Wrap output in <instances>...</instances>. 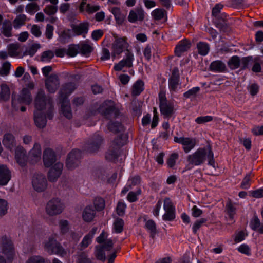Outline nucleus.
<instances>
[{"mask_svg":"<svg viewBox=\"0 0 263 263\" xmlns=\"http://www.w3.org/2000/svg\"><path fill=\"white\" fill-rule=\"evenodd\" d=\"M0 249L8 260L12 261L16 255L14 245L9 236L3 235L0 238Z\"/></svg>","mask_w":263,"mask_h":263,"instance_id":"obj_4","label":"nucleus"},{"mask_svg":"<svg viewBox=\"0 0 263 263\" xmlns=\"http://www.w3.org/2000/svg\"><path fill=\"white\" fill-rule=\"evenodd\" d=\"M26 16L25 14H20L16 16L13 21V26L15 28H18L25 24Z\"/></svg>","mask_w":263,"mask_h":263,"instance_id":"obj_53","label":"nucleus"},{"mask_svg":"<svg viewBox=\"0 0 263 263\" xmlns=\"http://www.w3.org/2000/svg\"><path fill=\"white\" fill-rule=\"evenodd\" d=\"M181 88L180 74L178 68L174 67L168 79V88L172 95L177 92Z\"/></svg>","mask_w":263,"mask_h":263,"instance_id":"obj_10","label":"nucleus"},{"mask_svg":"<svg viewBox=\"0 0 263 263\" xmlns=\"http://www.w3.org/2000/svg\"><path fill=\"white\" fill-rule=\"evenodd\" d=\"M82 158L81 151L74 149L69 153L66 162V166L69 170H73L79 165Z\"/></svg>","mask_w":263,"mask_h":263,"instance_id":"obj_11","label":"nucleus"},{"mask_svg":"<svg viewBox=\"0 0 263 263\" xmlns=\"http://www.w3.org/2000/svg\"><path fill=\"white\" fill-rule=\"evenodd\" d=\"M11 177V172L7 166L0 164V185H6L10 180Z\"/></svg>","mask_w":263,"mask_h":263,"instance_id":"obj_29","label":"nucleus"},{"mask_svg":"<svg viewBox=\"0 0 263 263\" xmlns=\"http://www.w3.org/2000/svg\"><path fill=\"white\" fill-rule=\"evenodd\" d=\"M125 135L121 134L111 141L109 147L105 154L106 160L112 161L119 157V152L121 147L123 146L126 141Z\"/></svg>","mask_w":263,"mask_h":263,"instance_id":"obj_3","label":"nucleus"},{"mask_svg":"<svg viewBox=\"0 0 263 263\" xmlns=\"http://www.w3.org/2000/svg\"><path fill=\"white\" fill-rule=\"evenodd\" d=\"M61 103V111L63 115L67 119H71L72 117L69 102L68 100H60Z\"/></svg>","mask_w":263,"mask_h":263,"instance_id":"obj_32","label":"nucleus"},{"mask_svg":"<svg viewBox=\"0 0 263 263\" xmlns=\"http://www.w3.org/2000/svg\"><path fill=\"white\" fill-rule=\"evenodd\" d=\"M103 142L102 136L98 133H95L89 139L87 144L86 149L89 153L97 152Z\"/></svg>","mask_w":263,"mask_h":263,"instance_id":"obj_18","label":"nucleus"},{"mask_svg":"<svg viewBox=\"0 0 263 263\" xmlns=\"http://www.w3.org/2000/svg\"><path fill=\"white\" fill-rule=\"evenodd\" d=\"M19 49L20 44L18 43H13L8 45L7 49L9 55L11 57L23 58V55H21Z\"/></svg>","mask_w":263,"mask_h":263,"instance_id":"obj_34","label":"nucleus"},{"mask_svg":"<svg viewBox=\"0 0 263 263\" xmlns=\"http://www.w3.org/2000/svg\"><path fill=\"white\" fill-rule=\"evenodd\" d=\"M253 57L252 56H248L243 57L240 59V66L239 67L241 70H243L249 68L250 64L253 62Z\"/></svg>","mask_w":263,"mask_h":263,"instance_id":"obj_48","label":"nucleus"},{"mask_svg":"<svg viewBox=\"0 0 263 263\" xmlns=\"http://www.w3.org/2000/svg\"><path fill=\"white\" fill-rule=\"evenodd\" d=\"M226 212L231 219H233L236 214V208L235 203H232L230 199H228L226 205Z\"/></svg>","mask_w":263,"mask_h":263,"instance_id":"obj_39","label":"nucleus"},{"mask_svg":"<svg viewBox=\"0 0 263 263\" xmlns=\"http://www.w3.org/2000/svg\"><path fill=\"white\" fill-rule=\"evenodd\" d=\"M45 87L50 93H54L60 85V80L57 74H51L45 80Z\"/></svg>","mask_w":263,"mask_h":263,"instance_id":"obj_19","label":"nucleus"},{"mask_svg":"<svg viewBox=\"0 0 263 263\" xmlns=\"http://www.w3.org/2000/svg\"><path fill=\"white\" fill-rule=\"evenodd\" d=\"M12 24L9 21L5 20L3 23L2 32L6 37H10L12 35Z\"/></svg>","mask_w":263,"mask_h":263,"instance_id":"obj_41","label":"nucleus"},{"mask_svg":"<svg viewBox=\"0 0 263 263\" xmlns=\"http://www.w3.org/2000/svg\"><path fill=\"white\" fill-rule=\"evenodd\" d=\"M210 70L216 72H224L226 71V64L220 60L213 61L210 65Z\"/></svg>","mask_w":263,"mask_h":263,"instance_id":"obj_31","label":"nucleus"},{"mask_svg":"<svg viewBox=\"0 0 263 263\" xmlns=\"http://www.w3.org/2000/svg\"><path fill=\"white\" fill-rule=\"evenodd\" d=\"M145 228L149 232L151 237L154 238L158 233L155 222L152 219L146 221Z\"/></svg>","mask_w":263,"mask_h":263,"instance_id":"obj_35","label":"nucleus"},{"mask_svg":"<svg viewBox=\"0 0 263 263\" xmlns=\"http://www.w3.org/2000/svg\"><path fill=\"white\" fill-rule=\"evenodd\" d=\"M126 208V205L125 203L119 201L118 203L117 208H116V212L117 214L120 216H123L125 214V211Z\"/></svg>","mask_w":263,"mask_h":263,"instance_id":"obj_64","label":"nucleus"},{"mask_svg":"<svg viewBox=\"0 0 263 263\" xmlns=\"http://www.w3.org/2000/svg\"><path fill=\"white\" fill-rule=\"evenodd\" d=\"M32 184L33 187L35 191L38 192H41L46 189L47 181L44 175L37 173L33 176Z\"/></svg>","mask_w":263,"mask_h":263,"instance_id":"obj_15","label":"nucleus"},{"mask_svg":"<svg viewBox=\"0 0 263 263\" xmlns=\"http://www.w3.org/2000/svg\"><path fill=\"white\" fill-rule=\"evenodd\" d=\"M39 9V6L35 3H29L26 6V11L30 14H34Z\"/></svg>","mask_w":263,"mask_h":263,"instance_id":"obj_58","label":"nucleus"},{"mask_svg":"<svg viewBox=\"0 0 263 263\" xmlns=\"http://www.w3.org/2000/svg\"><path fill=\"white\" fill-rule=\"evenodd\" d=\"M35 110L46 111L47 118L51 120L53 117L54 107L53 100L46 96L44 91L41 89L37 91L34 100Z\"/></svg>","mask_w":263,"mask_h":263,"instance_id":"obj_2","label":"nucleus"},{"mask_svg":"<svg viewBox=\"0 0 263 263\" xmlns=\"http://www.w3.org/2000/svg\"><path fill=\"white\" fill-rule=\"evenodd\" d=\"M124 222L121 218H117L114 222V231L117 233H120L123 231Z\"/></svg>","mask_w":263,"mask_h":263,"instance_id":"obj_47","label":"nucleus"},{"mask_svg":"<svg viewBox=\"0 0 263 263\" xmlns=\"http://www.w3.org/2000/svg\"><path fill=\"white\" fill-rule=\"evenodd\" d=\"M44 248L50 254H55L64 257L67 254L63 247L53 237H49L45 242Z\"/></svg>","mask_w":263,"mask_h":263,"instance_id":"obj_8","label":"nucleus"},{"mask_svg":"<svg viewBox=\"0 0 263 263\" xmlns=\"http://www.w3.org/2000/svg\"><path fill=\"white\" fill-rule=\"evenodd\" d=\"M65 208L63 202L59 198H53L46 204L45 211L47 215L54 216L60 214Z\"/></svg>","mask_w":263,"mask_h":263,"instance_id":"obj_7","label":"nucleus"},{"mask_svg":"<svg viewBox=\"0 0 263 263\" xmlns=\"http://www.w3.org/2000/svg\"><path fill=\"white\" fill-rule=\"evenodd\" d=\"M10 67L11 64L10 62L8 61L4 62L0 69V75L2 76L8 75L10 72Z\"/></svg>","mask_w":263,"mask_h":263,"instance_id":"obj_62","label":"nucleus"},{"mask_svg":"<svg viewBox=\"0 0 263 263\" xmlns=\"http://www.w3.org/2000/svg\"><path fill=\"white\" fill-rule=\"evenodd\" d=\"M114 37L115 40L111 45V55L114 58H115L116 55H120L124 51L126 52L128 50L129 45L126 37H120L115 34Z\"/></svg>","mask_w":263,"mask_h":263,"instance_id":"obj_6","label":"nucleus"},{"mask_svg":"<svg viewBox=\"0 0 263 263\" xmlns=\"http://www.w3.org/2000/svg\"><path fill=\"white\" fill-rule=\"evenodd\" d=\"M197 48L198 52L199 54L205 56L209 52L210 47L209 45L205 42H200L197 44Z\"/></svg>","mask_w":263,"mask_h":263,"instance_id":"obj_42","label":"nucleus"},{"mask_svg":"<svg viewBox=\"0 0 263 263\" xmlns=\"http://www.w3.org/2000/svg\"><path fill=\"white\" fill-rule=\"evenodd\" d=\"M163 208L165 211L162 219L164 221H171L176 217L175 207L169 198H165L164 200Z\"/></svg>","mask_w":263,"mask_h":263,"instance_id":"obj_13","label":"nucleus"},{"mask_svg":"<svg viewBox=\"0 0 263 263\" xmlns=\"http://www.w3.org/2000/svg\"><path fill=\"white\" fill-rule=\"evenodd\" d=\"M43 159L45 167H50L56 161L54 152L51 148H46L43 152Z\"/></svg>","mask_w":263,"mask_h":263,"instance_id":"obj_23","label":"nucleus"},{"mask_svg":"<svg viewBox=\"0 0 263 263\" xmlns=\"http://www.w3.org/2000/svg\"><path fill=\"white\" fill-rule=\"evenodd\" d=\"M41 146L39 143H35L33 148L30 151L29 153V158L31 161L32 163H36L40 160L41 158Z\"/></svg>","mask_w":263,"mask_h":263,"instance_id":"obj_25","label":"nucleus"},{"mask_svg":"<svg viewBox=\"0 0 263 263\" xmlns=\"http://www.w3.org/2000/svg\"><path fill=\"white\" fill-rule=\"evenodd\" d=\"M26 263H47L46 259L40 255H34L30 257Z\"/></svg>","mask_w":263,"mask_h":263,"instance_id":"obj_57","label":"nucleus"},{"mask_svg":"<svg viewBox=\"0 0 263 263\" xmlns=\"http://www.w3.org/2000/svg\"><path fill=\"white\" fill-rule=\"evenodd\" d=\"M108 129L115 133H121L124 130L123 126L117 122H110L107 125Z\"/></svg>","mask_w":263,"mask_h":263,"instance_id":"obj_37","label":"nucleus"},{"mask_svg":"<svg viewBox=\"0 0 263 263\" xmlns=\"http://www.w3.org/2000/svg\"><path fill=\"white\" fill-rule=\"evenodd\" d=\"M144 90V82L141 80H137L133 85L132 95L139 96Z\"/></svg>","mask_w":263,"mask_h":263,"instance_id":"obj_36","label":"nucleus"},{"mask_svg":"<svg viewBox=\"0 0 263 263\" xmlns=\"http://www.w3.org/2000/svg\"><path fill=\"white\" fill-rule=\"evenodd\" d=\"M254 64L252 68V70L256 73L260 72L261 70V65L263 64V61L261 59L260 57H256L253 58V62Z\"/></svg>","mask_w":263,"mask_h":263,"instance_id":"obj_45","label":"nucleus"},{"mask_svg":"<svg viewBox=\"0 0 263 263\" xmlns=\"http://www.w3.org/2000/svg\"><path fill=\"white\" fill-rule=\"evenodd\" d=\"M79 50V45H72L69 46L68 49L66 50L67 54L69 57L76 56Z\"/></svg>","mask_w":263,"mask_h":263,"instance_id":"obj_59","label":"nucleus"},{"mask_svg":"<svg viewBox=\"0 0 263 263\" xmlns=\"http://www.w3.org/2000/svg\"><path fill=\"white\" fill-rule=\"evenodd\" d=\"M32 100V99L30 91L27 88H24L17 98H15V96L12 95V105L15 110H17L18 108V104L29 105L31 103Z\"/></svg>","mask_w":263,"mask_h":263,"instance_id":"obj_9","label":"nucleus"},{"mask_svg":"<svg viewBox=\"0 0 263 263\" xmlns=\"http://www.w3.org/2000/svg\"><path fill=\"white\" fill-rule=\"evenodd\" d=\"M93 203L97 211H101L105 207V201L103 198L100 197L96 198Z\"/></svg>","mask_w":263,"mask_h":263,"instance_id":"obj_60","label":"nucleus"},{"mask_svg":"<svg viewBox=\"0 0 263 263\" xmlns=\"http://www.w3.org/2000/svg\"><path fill=\"white\" fill-rule=\"evenodd\" d=\"M54 56V53L53 51L50 50L45 51L40 57V61L44 62H48L51 61Z\"/></svg>","mask_w":263,"mask_h":263,"instance_id":"obj_50","label":"nucleus"},{"mask_svg":"<svg viewBox=\"0 0 263 263\" xmlns=\"http://www.w3.org/2000/svg\"><path fill=\"white\" fill-rule=\"evenodd\" d=\"M89 24L88 22H83L77 25L72 24L71 26L74 35H82L86 37L89 30Z\"/></svg>","mask_w":263,"mask_h":263,"instance_id":"obj_20","label":"nucleus"},{"mask_svg":"<svg viewBox=\"0 0 263 263\" xmlns=\"http://www.w3.org/2000/svg\"><path fill=\"white\" fill-rule=\"evenodd\" d=\"M78 45H79V51L83 55H87L92 51V47L88 44L82 43Z\"/></svg>","mask_w":263,"mask_h":263,"instance_id":"obj_49","label":"nucleus"},{"mask_svg":"<svg viewBox=\"0 0 263 263\" xmlns=\"http://www.w3.org/2000/svg\"><path fill=\"white\" fill-rule=\"evenodd\" d=\"M103 142L102 136L98 133H95L89 139L87 144L86 149L89 153L97 152Z\"/></svg>","mask_w":263,"mask_h":263,"instance_id":"obj_17","label":"nucleus"},{"mask_svg":"<svg viewBox=\"0 0 263 263\" xmlns=\"http://www.w3.org/2000/svg\"><path fill=\"white\" fill-rule=\"evenodd\" d=\"M95 215V210L92 206L89 205L84 209L82 214V217L85 221L90 222L94 218Z\"/></svg>","mask_w":263,"mask_h":263,"instance_id":"obj_33","label":"nucleus"},{"mask_svg":"<svg viewBox=\"0 0 263 263\" xmlns=\"http://www.w3.org/2000/svg\"><path fill=\"white\" fill-rule=\"evenodd\" d=\"M200 90V87H195L183 93V97L185 99L195 98Z\"/></svg>","mask_w":263,"mask_h":263,"instance_id":"obj_56","label":"nucleus"},{"mask_svg":"<svg viewBox=\"0 0 263 263\" xmlns=\"http://www.w3.org/2000/svg\"><path fill=\"white\" fill-rule=\"evenodd\" d=\"M254 174L252 172L247 174L243 178L240 187L243 189H248L250 187L252 182V178Z\"/></svg>","mask_w":263,"mask_h":263,"instance_id":"obj_43","label":"nucleus"},{"mask_svg":"<svg viewBox=\"0 0 263 263\" xmlns=\"http://www.w3.org/2000/svg\"><path fill=\"white\" fill-rule=\"evenodd\" d=\"M240 58L237 55L232 57L228 61V65L231 70H235L240 66Z\"/></svg>","mask_w":263,"mask_h":263,"instance_id":"obj_40","label":"nucleus"},{"mask_svg":"<svg viewBox=\"0 0 263 263\" xmlns=\"http://www.w3.org/2000/svg\"><path fill=\"white\" fill-rule=\"evenodd\" d=\"M104 249L102 246H97L96 247L95 256L96 258L100 260L104 261L106 259Z\"/></svg>","mask_w":263,"mask_h":263,"instance_id":"obj_55","label":"nucleus"},{"mask_svg":"<svg viewBox=\"0 0 263 263\" xmlns=\"http://www.w3.org/2000/svg\"><path fill=\"white\" fill-rule=\"evenodd\" d=\"M40 48V45L38 44H34L30 47L28 48L24 52L23 55H29L31 57L33 56L36 52L37 50Z\"/></svg>","mask_w":263,"mask_h":263,"instance_id":"obj_52","label":"nucleus"},{"mask_svg":"<svg viewBox=\"0 0 263 263\" xmlns=\"http://www.w3.org/2000/svg\"><path fill=\"white\" fill-rule=\"evenodd\" d=\"M161 113L166 118H170L175 112L174 104L168 102L165 92L161 90L158 95Z\"/></svg>","mask_w":263,"mask_h":263,"instance_id":"obj_5","label":"nucleus"},{"mask_svg":"<svg viewBox=\"0 0 263 263\" xmlns=\"http://www.w3.org/2000/svg\"><path fill=\"white\" fill-rule=\"evenodd\" d=\"M76 263H92V261L86 252H82L77 255Z\"/></svg>","mask_w":263,"mask_h":263,"instance_id":"obj_46","label":"nucleus"},{"mask_svg":"<svg viewBox=\"0 0 263 263\" xmlns=\"http://www.w3.org/2000/svg\"><path fill=\"white\" fill-rule=\"evenodd\" d=\"M144 18V12L141 8H136L130 11L128 19L130 23L142 21Z\"/></svg>","mask_w":263,"mask_h":263,"instance_id":"obj_28","label":"nucleus"},{"mask_svg":"<svg viewBox=\"0 0 263 263\" xmlns=\"http://www.w3.org/2000/svg\"><path fill=\"white\" fill-rule=\"evenodd\" d=\"M63 165L60 162L56 163L48 173V178L51 182L57 181L61 174Z\"/></svg>","mask_w":263,"mask_h":263,"instance_id":"obj_24","label":"nucleus"},{"mask_svg":"<svg viewBox=\"0 0 263 263\" xmlns=\"http://www.w3.org/2000/svg\"><path fill=\"white\" fill-rule=\"evenodd\" d=\"M15 154L17 162L22 166H25L27 160L26 150L21 146H17Z\"/></svg>","mask_w":263,"mask_h":263,"instance_id":"obj_27","label":"nucleus"},{"mask_svg":"<svg viewBox=\"0 0 263 263\" xmlns=\"http://www.w3.org/2000/svg\"><path fill=\"white\" fill-rule=\"evenodd\" d=\"M111 12L114 15L117 23L120 25L122 24L125 20V16L121 12L120 8L118 7H112L111 9Z\"/></svg>","mask_w":263,"mask_h":263,"instance_id":"obj_38","label":"nucleus"},{"mask_svg":"<svg viewBox=\"0 0 263 263\" xmlns=\"http://www.w3.org/2000/svg\"><path fill=\"white\" fill-rule=\"evenodd\" d=\"M174 141L182 145V149L185 153H189L196 145L195 138L184 137H175Z\"/></svg>","mask_w":263,"mask_h":263,"instance_id":"obj_14","label":"nucleus"},{"mask_svg":"<svg viewBox=\"0 0 263 263\" xmlns=\"http://www.w3.org/2000/svg\"><path fill=\"white\" fill-rule=\"evenodd\" d=\"M1 92L0 93V100L4 101L8 100L10 98V89L7 85L2 84L1 86Z\"/></svg>","mask_w":263,"mask_h":263,"instance_id":"obj_44","label":"nucleus"},{"mask_svg":"<svg viewBox=\"0 0 263 263\" xmlns=\"http://www.w3.org/2000/svg\"><path fill=\"white\" fill-rule=\"evenodd\" d=\"M191 47V43L187 40L180 41L176 45L175 53L177 57H180L182 53L187 51Z\"/></svg>","mask_w":263,"mask_h":263,"instance_id":"obj_30","label":"nucleus"},{"mask_svg":"<svg viewBox=\"0 0 263 263\" xmlns=\"http://www.w3.org/2000/svg\"><path fill=\"white\" fill-rule=\"evenodd\" d=\"M76 89L74 83L69 82L63 84L59 92L60 100H67V97Z\"/></svg>","mask_w":263,"mask_h":263,"instance_id":"obj_22","label":"nucleus"},{"mask_svg":"<svg viewBox=\"0 0 263 263\" xmlns=\"http://www.w3.org/2000/svg\"><path fill=\"white\" fill-rule=\"evenodd\" d=\"M208 159V164L215 167L214 154L211 146L208 148H199L194 153L187 157V161L189 164L198 166L203 164Z\"/></svg>","mask_w":263,"mask_h":263,"instance_id":"obj_1","label":"nucleus"},{"mask_svg":"<svg viewBox=\"0 0 263 263\" xmlns=\"http://www.w3.org/2000/svg\"><path fill=\"white\" fill-rule=\"evenodd\" d=\"M141 193L140 189L137 190L136 192H130L127 196V199L130 202H135L138 200L137 196L140 195Z\"/></svg>","mask_w":263,"mask_h":263,"instance_id":"obj_63","label":"nucleus"},{"mask_svg":"<svg viewBox=\"0 0 263 263\" xmlns=\"http://www.w3.org/2000/svg\"><path fill=\"white\" fill-rule=\"evenodd\" d=\"M47 118L46 111L34 110L33 113V119L35 125L40 128H43L47 124Z\"/></svg>","mask_w":263,"mask_h":263,"instance_id":"obj_21","label":"nucleus"},{"mask_svg":"<svg viewBox=\"0 0 263 263\" xmlns=\"http://www.w3.org/2000/svg\"><path fill=\"white\" fill-rule=\"evenodd\" d=\"M166 15V11L164 9L160 8L154 10L152 13V16L156 20L162 19Z\"/></svg>","mask_w":263,"mask_h":263,"instance_id":"obj_51","label":"nucleus"},{"mask_svg":"<svg viewBox=\"0 0 263 263\" xmlns=\"http://www.w3.org/2000/svg\"><path fill=\"white\" fill-rule=\"evenodd\" d=\"M134 55L129 50H127L125 53L123 59L118 64L114 65V69L115 71H121L123 68H131L133 66Z\"/></svg>","mask_w":263,"mask_h":263,"instance_id":"obj_12","label":"nucleus"},{"mask_svg":"<svg viewBox=\"0 0 263 263\" xmlns=\"http://www.w3.org/2000/svg\"><path fill=\"white\" fill-rule=\"evenodd\" d=\"M260 221L257 216H254V217L251 219L250 222V227L252 230L256 231L258 229Z\"/></svg>","mask_w":263,"mask_h":263,"instance_id":"obj_61","label":"nucleus"},{"mask_svg":"<svg viewBox=\"0 0 263 263\" xmlns=\"http://www.w3.org/2000/svg\"><path fill=\"white\" fill-rule=\"evenodd\" d=\"M179 158V155L178 153H172L168 158L166 161V164L168 167L172 168L174 167L176 164V161Z\"/></svg>","mask_w":263,"mask_h":263,"instance_id":"obj_54","label":"nucleus"},{"mask_svg":"<svg viewBox=\"0 0 263 263\" xmlns=\"http://www.w3.org/2000/svg\"><path fill=\"white\" fill-rule=\"evenodd\" d=\"M103 109H101L100 111L108 119L117 116L118 110L116 108L114 101L107 100L104 102L103 105Z\"/></svg>","mask_w":263,"mask_h":263,"instance_id":"obj_16","label":"nucleus"},{"mask_svg":"<svg viewBox=\"0 0 263 263\" xmlns=\"http://www.w3.org/2000/svg\"><path fill=\"white\" fill-rule=\"evenodd\" d=\"M4 146L10 151H12L16 146V141L14 136L10 133H6L2 140Z\"/></svg>","mask_w":263,"mask_h":263,"instance_id":"obj_26","label":"nucleus"}]
</instances>
